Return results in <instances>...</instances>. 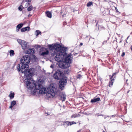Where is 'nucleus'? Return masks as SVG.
I'll return each mask as SVG.
<instances>
[{
  "instance_id": "f257e3e1",
  "label": "nucleus",
  "mask_w": 132,
  "mask_h": 132,
  "mask_svg": "<svg viewBox=\"0 0 132 132\" xmlns=\"http://www.w3.org/2000/svg\"><path fill=\"white\" fill-rule=\"evenodd\" d=\"M48 47L50 50L54 52V54L52 53V55L53 56L56 55L54 59L56 61L60 62L63 61V59L65 54V49L59 44L48 45Z\"/></svg>"
},
{
  "instance_id": "f03ea898",
  "label": "nucleus",
  "mask_w": 132,
  "mask_h": 132,
  "mask_svg": "<svg viewBox=\"0 0 132 132\" xmlns=\"http://www.w3.org/2000/svg\"><path fill=\"white\" fill-rule=\"evenodd\" d=\"M40 82L38 81L36 83L32 79L31 77H27V81L26 82V86L27 88L29 89H32L34 87L37 90H39V93L42 94L46 93V89L43 87L40 83Z\"/></svg>"
},
{
  "instance_id": "7ed1b4c3",
  "label": "nucleus",
  "mask_w": 132,
  "mask_h": 132,
  "mask_svg": "<svg viewBox=\"0 0 132 132\" xmlns=\"http://www.w3.org/2000/svg\"><path fill=\"white\" fill-rule=\"evenodd\" d=\"M29 65L25 63L20 62V64H18L17 68L19 71H20L22 73H24V75L27 77L31 76L32 73L30 71L28 70Z\"/></svg>"
},
{
  "instance_id": "20e7f679",
  "label": "nucleus",
  "mask_w": 132,
  "mask_h": 132,
  "mask_svg": "<svg viewBox=\"0 0 132 132\" xmlns=\"http://www.w3.org/2000/svg\"><path fill=\"white\" fill-rule=\"evenodd\" d=\"M58 92L56 87L53 86L50 87V90L47 92L46 95L49 98H53Z\"/></svg>"
},
{
  "instance_id": "39448f33",
  "label": "nucleus",
  "mask_w": 132,
  "mask_h": 132,
  "mask_svg": "<svg viewBox=\"0 0 132 132\" xmlns=\"http://www.w3.org/2000/svg\"><path fill=\"white\" fill-rule=\"evenodd\" d=\"M63 75V73L59 70H57L53 75L54 78L56 79H60L62 78Z\"/></svg>"
},
{
  "instance_id": "423d86ee",
  "label": "nucleus",
  "mask_w": 132,
  "mask_h": 132,
  "mask_svg": "<svg viewBox=\"0 0 132 132\" xmlns=\"http://www.w3.org/2000/svg\"><path fill=\"white\" fill-rule=\"evenodd\" d=\"M30 56L28 55H25L21 58L20 62L25 63L28 65L30 62Z\"/></svg>"
},
{
  "instance_id": "0eeeda50",
  "label": "nucleus",
  "mask_w": 132,
  "mask_h": 132,
  "mask_svg": "<svg viewBox=\"0 0 132 132\" xmlns=\"http://www.w3.org/2000/svg\"><path fill=\"white\" fill-rule=\"evenodd\" d=\"M17 40L19 43L21 45L23 49L25 50L29 47L28 45L24 41L20 39H18Z\"/></svg>"
},
{
  "instance_id": "6e6552de",
  "label": "nucleus",
  "mask_w": 132,
  "mask_h": 132,
  "mask_svg": "<svg viewBox=\"0 0 132 132\" xmlns=\"http://www.w3.org/2000/svg\"><path fill=\"white\" fill-rule=\"evenodd\" d=\"M67 83V80L65 78H63L59 82V86L60 88L63 89Z\"/></svg>"
},
{
  "instance_id": "1a4fd4ad",
  "label": "nucleus",
  "mask_w": 132,
  "mask_h": 132,
  "mask_svg": "<svg viewBox=\"0 0 132 132\" xmlns=\"http://www.w3.org/2000/svg\"><path fill=\"white\" fill-rule=\"evenodd\" d=\"M64 55V57L63 59V61H64L66 62L71 63L72 58L71 55L67 54L65 52V54Z\"/></svg>"
},
{
  "instance_id": "9d476101",
  "label": "nucleus",
  "mask_w": 132,
  "mask_h": 132,
  "mask_svg": "<svg viewBox=\"0 0 132 132\" xmlns=\"http://www.w3.org/2000/svg\"><path fill=\"white\" fill-rule=\"evenodd\" d=\"M76 122L74 121L69 122L68 121H64L63 122V125L64 126H68L69 125L71 126L73 124H76Z\"/></svg>"
},
{
  "instance_id": "9b49d317",
  "label": "nucleus",
  "mask_w": 132,
  "mask_h": 132,
  "mask_svg": "<svg viewBox=\"0 0 132 132\" xmlns=\"http://www.w3.org/2000/svg\"><path fill=\"white\" fill-rule=\"evenodd\" d=\"M34 49L33 48L29 49L25 51L26 53L28 54H33L34 53Z\"/></svg>"
},
{
  "instance_id": "f8f14e48",
  "label": "nucleus",
  "mask_w": 132,
  "mask_h": 132,
  "mask_svg": "<svg viewBox=\"0 0 132 132\" xmlns=\"http://www.w3.org/2000/svg\"><path fill=\"white\" fill-rule=\"evenodd\" d=\"M45 50L43 52H42L41 53V55L43 56H44L48 54L49 53V51L48 50L45 49Z\"/></svg>"
},
{
  "instance_id": "ddd939ff",
  "label": "nucleus",
  "mask_w": 132,
  "mask_h": 132,
  "mask_svg": "<svg viewBox=\"0 0 132 132\" xmlns=\"http://www.w3.org/2000/svg\"><path fill=\"white\" fill-rule=\"evenodd\" d=\"M100 100V98L99 97L94 98L92 99L90 101L92 103H95L99 101Z\"/></svg>"
},
{
  "instance_id": "4468645a",
  "label": "nucleus",
  "mask_w": 132,
  "mask_h": 132,
  "mask_svg": "<svg viewBox=\"0 0 132 132\" xmlns=\"http://www.w3.org/2000/svg\"><path fill=\"white\" fill-rule=\"evenodd\" d=\"M70 66V63L68 62H65L63 64V67L64 68H67Z\"/></svg>"
},
{
  "instance_id": "2eb2a0df",
  "label": "nucleus",
  "mask_w": 132,
  "mask_h": 132,
  "mask_svg": "<svg viewBox=\"0 0 132 132\" xmlns=\"http://www.w3.org/2000/svg\"><path fill=\"white\" fill-rule=\"evenodd\" d=\"M30 29V28L29 27H27L22 28L21 29V31L22 32H24L26 31H29Z\"/></svg>"
},
{
  "instance_id": "dca6fc26",
  "label": "nucleus",
  "mask_w": 132,
  "mask_h": 132,
  "mask_svg": "<svg viewBox=\"0 0 132 132\" xmlns=\"http://www.w3.org/2000/svg\"><path fill=\"white\" fill-rule=\"evenodd\" d=\"M23 24L22 23H20L18 24L16 26V31L18 32L20 29L23 26Z\"/></svg>"
},
{
  "instance_id": "f3484780",
  "label": "nucleus",
  "mask_w": 132,
  "mask_h": 132,
  "mask_svg": "<svg viewBox=\"0 0 132 132\" xmlns=\"http://www.w3.org/2000/svg\"><path fill=\"white\" fill-rule=\"evenodd\" d=\"M16 103V102L15 101H12L11 103V105L10 106V108L12 109L13 108V106L15 105Z\"/></svg>"
},
{
  "instance_id": "a211bd4d",
  "label": "nucleus",
  "mask_w": 132,
  "mask_h": 132,
  "mask_svg": "<svg viewBox=\"0 0 132 132\" xmlns=\"http://www.w3.org/2000/svg\"><path fill=\"white\" fill-rule=\"evenodd\" d=\"M111 79V80H110L109 82V86L110 87H111L112 86L114 80V78H112V79Z\"/></svg>"
},
{
  "instance_id": "6ab92c4d",
  "label": "nucleus",
  "mask_w": 132,
  "mask_h": 132,
  "mask_svg": "<svg viewBox=\"0 0 132 132\" xmlns=\"http://www.w3.org/2000/svg\"><path fill=\"white\" fill-rule=\"evenodd\" d=\"M14 93L12 92H10V97L11 99H12L14 96Z\"/></svg>"
},
{
  "instance_id": "aec40b11",
  "label": "nucleus",
  "mask_w": 132,
  "mask_h": 132,
  "mask_svg": "<svg viewBox=\"0 0 132 132\" xmlns=\"http://www.w3.org/2000/svg\"><path fill=\"white\" fill-rule=\"evenodd\" d=\"M46 14L47 15V16L50 18H51L52 17V14L50 12L48 11L46 13Z\"/></svg>"
},
{
  "instance_id": "412c9836",
  "label": "nucleus",
  "mask_w": 132,
  "mask_h": 132,
  "mask_svg": "<svg viewBox=\"0 0 132 132\" xmlns=\"http://www.w3.org/2000/svg\"><path fill=\"white\" fill-rule=\"evenodd\" d=\"M10 55L11 56H13L14 55V51L11 50L10 51Z\"/></svg>"
},
{
  "instance_id": "4be33fe9",
  "label": "nucleus",
  "mask_w": 132,
  "mask_h": 132,
  "mask_svg": "<svg viewBox=\"0 0 132 132\" xmlns=\"http://www.w3.org/2000/svg\"><path fill=\"white\" fill-rule=\"evenodd\" d=\"M66 96L65 95L63 94L61 96L62 99V101H64L65 100Z\"/></svg>"
},
{
  "instance_id": "5701e85b",
  "label": "nucleus",
  "mask_w": 132,
  "mask_h": 132,
  "mask_svg": "<svg viewBox=\"0 0 132 132\" xmlns=\"http://www.w3.org/2000/svg\"><path fill=\"white\" fill-rule=\"evenodd\" d=\"M80 116V115L79 114H73L72 116V117L75 118H76L77 117H79Z\"/></svg>"
},
{
  "instance_id": "b1692460",
  "label": "nucleus",
  "mask_w": 132,
  "mask_h": 132,
  "mask_svg": "<svg viewBox=\"0 0 132 132\" xmlns=\"http://www.w3.org/2000/svg\"><path fill=\"white\" fill-rule=\"evenodd\" d=\"M33 9V6L32 5H31L29 6L27 9V10L28 11H31Z\"/></svg>"
},
{
  "instance_id": "393cba45",
  "label": "nucleus",
  "mask_w": 132,
  "mask_h": 132,
  "mask_svg": "<svg viewBox=\"0 0 132 132\" xmlns=\"http://www.w3.org/2000/svg\"><path fill=\"white\" fill-rule=\"evenodd\" d=\"M93 3L92 2H89L87 3V6L88 7L90 6Z\"/></svg>"
},
{
  "instance_id": "a878e982",
  "label": "nucleus",
  "mask_w": 132,
  "mask_h": 132,
  "mask_svg": "<svg viewBox=\"0 0 132 132\" xmlns=\"http://www.w3.org/2000/svg\"><path fill=\"white\" fill-rule=\"evenodd\" d=\"M36 32L37 33L36 36H37L39 34H41V32L39 30H36Z\"/></svg>"
},
{
  "instance_id": "bb28decb",
  "label": "nucleus",
  "mask_w": 132,
  "mask_h": 132,
  "mask_svg": "<svg viewBox=\"0 0 132 132\" xmlns=\"http://www.w3.org/2000/svg\"><path fill=\"white\" fill-rule=\"evenodd\" d=\"M30 5V3L28 2H27L26 3L25 5L24 6L25 8L27 7Z\"/></svg>"
},
{
  "instance_id": "cd10ccee",
  "label": "nucleus",
  "mask_w": 132,
  "mask_h": 132,
  "mask_svg": "<svg viewBox=\"0 0 132 132\" xmlns=\"http://www.w3.org/2000/svg\"><path fill=\"white\" fill-rule=\"evenodd\" d=\"M116 75V73H113V74H112V76H111L110 75L109 76L110 77V79H112V78L113 77V76Z\"/></svg>"
},
{
  "instance_id": "c85d7f7f",
  "label": "nucleus",
  "mask_w": 132,
  "mask_h": 132,
  "mask_svg": "<svg viewBox=\"0 0 132 132\" xmlns=\"http://www.w3.org/2000/svg\"><path fill=\"white\" fill-rule=\"evenodd\" d=\"M81 77H82V76H81V75H79L77 76V78H79V79H80L81 78Z\"/></svg>"
},
{
  "instance_id": "c756f323",
  "label": "nucleus",
  "mask_w": 132,
  "mask_h": 132,
  "mask_svg": "<svg viewBox=\"0 0 132 132\" xmlns=\"http://www.w3.org/2000/svg\"><path fill=\"white\" fill-rule=\"evenodd\" d=\"M125 55V53L124 52H123L122 53V55H121V56H123Z\"/></svg>"
},
{
  "instance_id": "7c9ffc66",
  "label": "nucleus",
  "mask_w": 132,
  "mask_h": 132,
  "mask_svg": "<svg viewBox=\"0 0 132 132\" xmlns=\"http://www.w3.org/2000/svg\"><path fill=\"white\" fill-rule=\"evenodd\" d=\"M106 41H104L103 42V45L104 44H106Z\"/></svg>"
},
{
  "instance_id": "2f4dec72",
  "label": "nucleus",
  "mask_w": 132,
  "mask_h": 132,
  "mask_svg": "<svg viewBox=\"0 0 132 132\" xmlns=\"http://www.w3.org/2000/svg\"><path fill=\"white\" fill-rule=\"evenodd\" d=\"M50 68H53V65H51V66H50Z\"/></svg>"
},
{
  "instance_id": "473e14b6",
  "label": "nucleus",
  "mask_w": 132,
  "mask_h": 132,
  "mask_svg": "<svg viewBox=\"0 0 132 132\" xmlns=\"http://www.w3.org/2000/svg\"><path fill=\"white\" fill-rule=\"evenodd\" d=\"M96 116H97V117H98L100 116L99 113H97L95 115Z\"/></svg>"
},
{
  "instance_id": "72a5a7b5",
  "label": "nucleus",
  "mask_w": 132,
  "mask_h": 132,
  "mask_svg": "<svg viewBox=\"0 0 132 132\" xmlns=\"http://www.w3.org/2000/svg\"><path fill=\"white\" fill-rule=\"evenodd\" d=\"M19 10L20 11H21L22 10V9L20 7H19Z\"/></svg>"
},
{
  "instance_id": "f704fd0d",
  "label": "nucleus",
  "mask_w": 132,
  "mask_h": 132,
  "mask_svg": "<svg viewBox=\"0 0 132 132\" xmlns=\"http://www.w3.org/2000/svg\"><path fill=\"white\" fill-rule=\"evenodd\" d=\"M31 0H28V1L29 2H31Z\"/></svg>"
},
{
  "instance_id": "c9c22d12",
  "label": "nucleus",
  "mask_w": 132,
  "mask_h": 132,
  "mask_svg": "<svg viewBox=\"0 0 132 132\" xmlns=\"http://www.w3.org/2000/svg\"><path fill=\"white\" fill-rule=\"evenodd\" d=\"M116 11H117V12H118V9H117V8L116 7Z\"/></svg>"
},
{
  "instance_id": "e433bc0d",
  "label": "nucleus",
  "mask_w": 132,
  "mask_h": 132,
  "mask_svg": "<svg viewBox=\"0 0 132 132\" xmlns=\"http://www.w3.org/2000/svg\"><path fill=\"white\" fill-rule=\"evenodd\" d=\"M80 45H83V44L82 43H81L80 44Z\"/></svg>"
},
{
  "instance_id": "4c0bfd02",
  "label": "nucleus",
  "mask_w": 132,
  "mask_h": 132,
  "mask_svg": "<svg viewBox=\"0 0 132 132\" xmlns=\"http://www.w3.org/2000/svg\"><path fill=\"white\" fill-rule=\"evenodd\" d=\"M131 50H132V46H131Z\"/></svg>"
},
{
  "instance_id": "58836bf2",
  "label": "nucleus",
  "mask_w": 132,
  "mask_h": 132,
  "mask_svg": "<svg viewBox=\"0 0 132 132\" xmlns=\"http://www.w3.org/2000/svg\"><path fill=\"white\" fill-rule=\"evenodd\" d=\"M28 16L29 17L30 16V15H28Z\"/></svg>"
},
{
  "instance_id": "ea45409f",
  "label": "nucleus",
  "mask_w": 132,
  "mask_h": 132,
  "mask_svg": "<svg viewBox=\"0 0 132 132\" xmlns=\"http://www.w3.org/2000/svg\"><path fill=\"white\" fill-rule=\"evenodd\" d=\"M47 115H50V114H48V113H47Z\"/></svg>"
},
{
  "instance_id": "a19ab883",
  "label": "nucleus",
  "mask_w": 132,
  "mask_h": 132,
  "mask_svg": "<svg viewBox=\"0 0 132 132\" xmlns=\"http://www.w3.org/2000/svg\"><path fill=\"white\" fill-rule=\"evenodd\" d=\"M129 37V36H128V37L127 38V39H128V38Z\"/></svg>"
}]
</instances>
